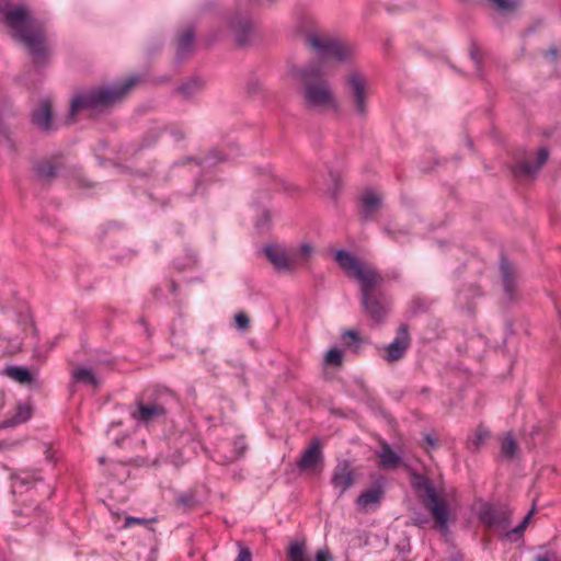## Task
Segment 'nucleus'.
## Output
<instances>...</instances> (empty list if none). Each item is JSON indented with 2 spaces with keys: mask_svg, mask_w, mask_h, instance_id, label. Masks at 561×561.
<instances>
[{
  "mask_svg": "<svg viewBox=\"0 0 561 561\" xmlns=\"http://www.w3.org/2000/svg\"><path fill=\"white\" fill-rule=\"evenodd\" d=\"M288 75L300 83L302 104L306 108L323 111L337 107L332 84L318 62L291 66Z\"/></svg>",
  "mask_w": 561,
  "mask_h": 561,
  "instance_id": "nucleus-1",
  "label": "nucleus"
},
{
  "mask_svg": "<svg viewBox=\"0 0 561 561\" xmlns=\"http://www.w3.org/2000/svg\"><path fill=\"white\" fill-rule=\"evenodd\" d=\"M135 82L136 78H129L118 84L78 91L71 100L69 115L73 117L78 112L85 110L103 113L121 102Z\"/></svg>",
  "mask_w": 561,
  "mask_h": 561,
  "instance_id": "nucleus-2",
  "label": "nucleus"
},
{
  "mask_svg": "<svg viewBox=\"0 0 561 561\" xmlns=\"http://www.w3.org/2000/svg\"><path fill=\"white\" fill-rule=\"evenodd\" d=\"M5 22L14 30L16 38L31 51L36 62L46 57V38L36 27L23 4L8 7L3 10Z\"/></svg>",
  "mask_w": 561,
  "mask_h": 561,
  "instance_id": "nucleus-3",
  "label": "nucleus"
},
{
  "mask_svg": "<svg viewBox=\"0 0 561 561\" xmlns=\"http://www.w3.org/2000/svg\"><path fill=\"white\" fill-rule=\"evenodd\" d=\"M304 42L321 60L334 59L341 64H348L355 58V47L352 43L328 33L308 31L304 35Z\"/></svg>",
  "mask_w": 561,
  "mask_h": 561,
  "instance_id": "nucleus-4",
  "label": "nucleus"
},
{
  "mask_svg": "<svg viewBox=\"0 0 561 561\" xmlns=\"http://www.w3.org/2000/svg\"><path fill=\"white\" fill-rule=\"evenodd\" d=\"M344 93L353 114L359 119L368 116L369 90L367 77L352 69L344 78Z\"/></svg>",
  "mask_w": 561,
  "mask_h": 561,
  "instance_id": "nucleus-5",
  "label": "nucleus"
},
{
  "mask_svg": "<svg viewBox=\"0 0 561 561\" xmlns=\"http://www.w3.org/2000/svg\"><path fill=\"white\" fill-rule=\"evenodd\" d=\"M411 484L416 491H424L427 497L425 507L432 514L438 528L443 533L447 531L449 524V507L448 504L438 496L432 480L421 473L413 472L411 477Z\"/></svg>",
  "mask_w": 561,
  "mask_h": 561,
  "instance_id": "nucleus-6",
  "label": "nucleus"
},
{
  "mask_svg": "<svg viewBox=\"0 0 561 561\" xmlns=\"http://www.w3.org/2000/svg\"><path fill=\"white\" fill-rule=\"evenodd\" d=\"M296 467L299 471L310 474H318L322 471L324 467V455L320 438L314 437L311 439L308 447L297 459Z\"/></svg>",
  "mask_w": 561,
  "mask_h": 561,
  "instance_id": "nucleus-7",
  "label": "nucleus"
},
{
  "mask_svg": "<svg viewBox=\"0 0 561 561\" xmlns=\"http://www.w3.org/2000/svg\"><path fill=\"white\" fill-rule=\"evenodd\" d=\"M228 28L239 46L249 45L255 34L256 24L249 13L234 12L228 19Z\"/></svg>",
  "mask_w": 561,
  "mask_h": 561,
  "instance_id": "nucleus-8",
  "label": "nucleus"
},
{
  "mask_svg": "<svg viewBox=\"0 0 561 561\" xmlns=\"http://www.w3.org/2000/svg\"><path fill=\"white\" fill-rule=\"evenodd\" d=\"M511 510L506 505L484 504L479 518L490 528L506 529L511 524Z\"/></svg>",
  "mask_w": 561,
  "mask_h": 561,
  "instance_id": "nucleus-9",
  "label": "nucleus"
},
{
  "mask_svg": "<svg viewBox=\"0 0 561 561\" xmlns=\"http://www.w3.org/2000/svg\"><path fill=\"white\" fill-rule=\"evenodd\" d=\"M64 167L61 156L42 158L33 163L34 176L43 185H50L56 179L58 171Z\"/></svg>",
  "mask_w": 561,
  "mask_h": 561,
  "instance_id": "nucleus-10",
  "label": "nucleus"
},
{
  "mask_svg": "<svg viewBox=\"0 0 561 561\" xmlns=\"http://www.w3.org/2000/svg\"><path fill=\"white\" fill-rule=\"evenodd\" d=\"M360 301L364 311L374 322H383L387 316L388 301L381 290L360 295Z\"/></svg>",
  "mask_w": 561,
  "mask_h": 561,
  "instance_id": "nucleus-11",
  "label": "nucleus"
},
{
  "mask_svg": "<svg viewBox=\"0 0 561 561\" xmlns=\"http://www.w3.org/2000/svg\"><path fill=\"white\" fill-rule=\"evenodd\" d=\"M411 344L409 325L401 323L397 329L394 340L387 345L385 359L388 363H394L401 359Z\"/></svg>",
  "mask_w": 561,
  "mask_h": 561,
  "instance_id": "nucleus-12",
  "label": "nucleus"
},
{
  "mask_svg": "<svg viewBox=\"0 0 561 561\" xmlns=\"http://www.w3.org/2000/svg\"><path fill=\"white\" fill-rule=\"evenodd\" d=\"M176 64H181L194 51L195 48V28L193 25H186L180 28L174 38Z\"/></svg>",
  "mask_w": 561,
  "mask_h": 561,
  "instance_id": "nucleus-13",
  "label": "nucleus"
},
{
  "mask_svg": "<svg viewBox=\"0 0 561 561\" xmlns=\"http://www.w3.org/2000/svg\"><path fill=\"white\" fill-rule=\"evenodd\" d=\"M354 469L352 468V463L347 459L337 460L336 466L334 467L331 484L334 489L339 490V495L344 494L346 490H348L355 482L354 479Z\"/></svg>",
  "mask_w": 561,
  "mask_h": 561,
  "instance_id": "nucleus-14",
  "label": "nucleus"
},
{
  "mask_svg": "<svg viewBox=\"0 0 561 561\" xmlns=\"http://www.w3.org/2000/svg\"><path fill=\"white\" fill-rule=\"evenodd\" d=\"M360 284V295L379 291V286L383 282V277L380 273L374 268L362 265L354 276Z\"/></svg>",
  "mask_w": 561,
  "mask_h": 561,
  "instance_id": "nucleus-15",
  "label": "nucleus"
},
{
  "mask_svg": "<svg viewBox=\"0 0 561 561\" xmlns=\"http://www.w3.org/2000/svg\"><path fill=\"white\" fill-rule=\"evenodd\" d=\"M32 123L43 133H50L56 129L53 123V106L49 99L41 102L39 106L32 112Z\"/></svg>",
  "mask_w": 561,
  "mask_h": 561,
  "instance_id": "nucleus-16",
  "label": "nucleus"
},
{
  "mask_svg": "<svg viewBox=\"0 0 561 561\" xmlns=\"http://www.w3.org/2000/svg\"><path fill=\"white\" fill-rule=\"evenodd\" d=\"M549 154V150L546 147H541L538 149L535 163L528 160L519 161L512 168V173L516 178L535 175L547 162Z\"/></svg>",
  "mask_w": 561,
  "mask_h": 561,
  "instance_id": "nucleus-17",
  "label": "nucleus"
},
{
  "mask_svg": "<svg viewBox=\"0 0 561 561\" xmlns=\"http://www.w3.org/2000/svg\"><path fill=\"white\" fill-rule=\"evenodd\" d=\"M164 414L165 409L163 405L159 403L145 404L141 401H138L137 409L131 412V417L138 423L148 424Z\"/></svg>",
  "mask_w": 561,
  "mask_h": 561,
  "instance_id": "nucleus-18",
  "label": "nucleus"
},
{
  "mask_svg": "<svg viewBox=\"0 0 561 561\" xmlns=\"http://www.w3.org/2000/svg\"><path fill=\"white\" fill-rule=\"evenodd\" d=\"M264 254L278 271H291L295 266L294 261L287 255L284 249L268 244L263 249Z\"/></svg>",
  "mask_w": 561,
  "mask_h": 561,
  "instance_id": "nucleus-19",
  "label": "nucleus"
},
{
  "mask_svg": "<svg viewBox=\"0 0 561 561\" xmlns=\"http://www.w3.org/2000/svg\"><path fill=\"white\" fill-rule=\"evenodd\" d=\"M500 270L502 274L505 296L508 300H513L516 295L517 286L516 268L507 261L506 257L503 256L501 259Z\"/></svg>",
  "mask_w": 561,
  "mask_h": 561,
  "instance_id": "nucleus-20",
  "label": "nucleus"
},
{
  "mask_svg": "<svg viewBox=\"0 0 561 561\" xmlns=\"http://www.w3.org/2000/svg\"><path fill=\"white\" fill-rule=\"evenodd\" d=\"M382 496V486L376 485L362 492L356 500V505L359 511L367 513L369 510L374 511L380 505Z\"/></svg>",
  "mask_w": 561,
  "mask_h": 561,
  "instance_id": "nucleus-21",
  "label": "nucleus"
},
{
  "mask_svg": "<svg viewBox=\"0 0 561 561\" xmlns=\"http://www.w3.org/2000/svg\"><path fill=\"white\" fill-rule=\"evenodd\" d=\"M381 207V198L373 191H366L360 197V219L364 221L371 220L375 213Z\"/></svg>",
  "mask_w": 561,
  "mask_h": 561,
  "instance_id": "nucleus-22",
  "label": "nucleus"
},
{
  "mask_svg": "<svg viewBox=\"0 0 561 561\" xmlns=\"http://www.w3.org/2000/svg\"><path fill=\"white\" fill-rule=\"evenodd\" d=\"M335 261L339 263L341 268H343L346 273L352 274L353 276H355L357 271L364 264L353 253L343 249L335 252Z\"/></svg>",
  "mask_w": 561,
  "mask_h": 561,
  "instance_id": "nucleus-23",
  "label": "nucleus"
},
{
  "mask_svg": "<svg viewBox=\"0 0 561 561\" xmlns=\"http://www.w3.org/2000/svg\"><path fill=\"white\" fill-rule=\"evenodd\" d=\"M380 467L383 469H394L399 467L401 457L391 449L388 443L381 444V450L379 454Z\"/></svg>",
  "mask_w": 561,
  "mask_h": 561,
  "instance_id": "nucleus-24",
  "label": "nucleus"
},
{
  "mask_svg": "<svg viewBox=\"0 0 561 561\" xmlns=\"http://www.w3.org/2000/svg\"><path fill=\"white\" fill-rule=\"evenodd\" d=\"M31 414H32L31 407L28 404L20 403V404H18L16 413L12 417L4 420L0 424V427L8 428V427H13L18 424L24 423L31 417Z\"/></svg>",
  "mask_w": 561,
  "mask_h": 561,
  "instance_id": "nucleus-25",
  "label": "nucleus"
},
{
  "mask_svg": "<svg viewBox=\"0 0 561 561\" xmlns=\"http://www.w3.org/2000/svg\"><path fill=\"white\" fill-rule=\"evenodd\" d=\"M2 375L22 383V385L30 383L33 380V376H32L31 371L27 368L21 367V366H7L2 370Z\"/></svg>",
  "mask_w": 561,
  "mask_h": 561,
  "instance_id": "nucleus-26",
  "label": "nucleus"
},
{
  "mask_svg": "<svg viewBox=\"0 0 561 561\" xmlns=\"http://www.w3.org/2000/svg\"><path fill=\"white\" fill-rule=\"evenodd\" d=\"M204 87L205 81L196 77L182 83L178 88V92L181 93L185 99H191L195 94L199 93L204 89Z\"/></svg>",
  "mask_w": 561,
  "mask_h": 561,
  "instance_id": "nucleus-27",
  "label": "nucleus"
},
{
  "mask_svg": "<svg viewBox=\"0 0 561 561\" xmlns=\"http://www.w3.org/2000/svg\"><path fill=\"white\" fill-rule=\"evenodd\" d=\"M287 558L289 561H311L306 552L305 541H294L287 549Z\"/></svg>",
  "mask_w": 561,
  "mask_h": 561,
  "instance_id": "nucleus-28",
  "label": "nucleus"
},
{
  "mask_svg": "<svg viewBox=\"0 0 561 561\" xmlns=\"http://www.w3.org/2000/svg\"><path fill=\"white\" fill-rule=\"evenodd\" d=\"M72 379L75 382L90 383L95 388L99 387L100 380L93 374L92 369L87 367H79L72 371Z\"/></svg>",
  "mask_w": 561,
  "mask_h": 561,
  "instance_id": "nucleus-29",
  "label": "nucleus"
},
{
  "mask_svg": "<svg viewBox=\"0 0 561 561\" xmlns=\"http://www.w3.org/2000/svg\"><path fill=\"white\" fill-rule=\"evenodd\" d=\"M0 146H5L11 153L18 152V147L13 138L11 137V130L9 125L0 116Z\"/></svg>",
  "mask_w": 561,
  "mask_h": 561,
  "instance_id": "nucleus-30",
  "label": "nucleus"
},
{
  "mask_svg": "<svg viewBox=\"0 0 561 561\" xmlns=\"http://www.w3.org/2000/svg\"><path fill=\"white\" fill-rule=\"evenodd\" d=\"M518 445L512 433H507L501 445V454L506 459H514L518 454Z\"/></svg>",
  "mask_w": 561,
  "mask_h": 561,
  "instance_id": "nucleus-31",
  "label": "nucleus"
},
{
  "mask_svg": "<svg viewBox=\"0 0 561 561\" xmlns=\"http://www.w3.org/2000/svg\"><path fill=\"white\" fill-rule=\"evenodd\" d=\"M490 437V431L485 427L479 426L473 437L468 440V448L472 453H477L481 445Z\"/></svg>",
  "mask_w": 561,
  "mask_h": 561,
  "instance_id": "nucleus-32",
  "label": "nucleus"
},
{
  "mask_svg": "<svg viewBox=\"0 0 561 561\" xmlns=\"http://www.w3.org/2000/svg\"><path fill=\"white\" fill-rule=\"evenodd\" d=\"M11 478H12V480H14V484H13L14 491L19 486L27 485L32 481L41 480V478H38V477L35 478L33 474H31L28 472L13 473V474H11Z\"/></svg>",
  "mask_w": 561,
  "mask_h": 561,
  "instance_id": "nucleus-33",
  "label": "nucleus"
},
{
  "mask_svg": "<svg viewBox=\"0 0 561 561\" xmlns=\"http://www.w3.org/2000/svg\"><path fill=\"white\" fill-rule=\"evenodd\" d=\"M499 11L512 12L516 10L520 3L519 0H489Z\"/></svg>",
  "mask_w": 561,
  "mask_h": 561,
  "instance_id": "nucleus-34",
  "label": "nucleus"
},
{
  "mask_svg": "<svg viewBox=\"0 0 561 561\" xmlns=\"http://www.w3.org/2000/svg\"><path fill=\"white\" fill-rule=\"evenodd\" d=\"M225 160H226V157L218 149H211L209 151V153L202 161H198V164L214 165V164H217Z\"/></svg>",
  "mask_w": 561,
  "mask_h": 561,
  "instance_id": "nucleus-35",
  "label": "nucleus"
},
{
  "mask_svg": "<svg viewBox=\"0 0 561 561\" xmlns=\"http://www.w3.org/2000/svg\"><path fill=\"white\" fill-rule=\"evenodd\" d=\"M324 362L328 365L340 366L343 362L342 352L339 348H330L325 353Z\"/></svg>",
  "mask_w": 561,
  "mask_h": 561,
  "instance_id": "nucleus-36",
  "label": "nucleus"
},
{
  "mask_svg": "<svg viewBox=\"0 0 561 561\" xmlns=\"http://www.w3.org/2000/svg\"><path fill=\"white\" fill-rule=\"evenodd\" d=\"M272 215L270 210L264 209L256 218L255 228L260 231L267 230L271 226Z\"/></svg>",
  "mask_w": 561,
  "mask_h": 561,
  "instance_id": "nucleus-37",
  "label": "nucleus"
},
{
  "mask_svg": "<svg viewBox=\"0 0 561 561\" xmlns=\"http://www.w3.org/2000/svg\"><path fill=\"white\" fill-rule=\"evenodd\" d=\"M526 527L527 525H524V523L520 522V524L517 525L515 528H513L510 531H506L504 536L510 541H517L523 536V533L525 531Z\"/></svg>",
  "mask_w": 561,
  "mask_h": 561,
  "instance_id": "nucleus-38",
  "label": "nucleus"
},
{
  "mask_svg": "<svg viewBox=\"0 0 561 561\" xmlns=\"http://www.w3.org/2000/svg\"><path fill=\"white\" fill-rule=\"evenodd\" d=\"M234 320H236V324L239 329L241 330H247L250 325V318L249 316L241 311V312H238L234 317Z\"/></svg>",
  "mask_w": 561,
  "mask_h": 561,
  "instance_id": "nucleus-39",
  "label": "nucleus"
},
{
  "mask_svg": "<svg viewBox=\"0 0 561 561\" xmlns=\"http://www.w3.org/2000/svg\"><path fill=\"white\" fill-rule=\"evenodd\" d=\"M20 323L23 327V331H30L34 336L37 334V329L34 325L32 318L24 316L21 318Z\"/></svg>",
  "mask_w": 561,
  "mask_h": 561,
  "instance_id": "nucleus-40",
  "label": "nucleus"
},
{
  "mask_svg": "<svg viewBox=\"0 0 561 561\" xmlns=\"http://www.w3.org/2000/svg\"><path fill=\"white\" fill-rule=\"evenodd\" d=\"M162 47V41L159 38H151L146 45V53L153 55L159 51Z\"/></svg>",
  "mask_w": 561,
  "mask_h": 561,
  "instance_id": "nucleus-41",
  "label": "nucleus"
},
{
  "mask_svg": "<svg viewBox=\"0 0 561 561\" xmlns=\"http://www.w3.org/2000/svg\"><path fill=\"white\" fill-rule=\"evenodd\" d=\"M383 231L394 241H398L400 237H404L409 233V231L405 229H392L390 227H385Z\"/></svg>",
  "mask_w": 561,
  "mask_h": 561,
  "instance_id": "nucleus-42",
  "label": "nucleus"
},
{
  "mask_svg": "<svg viewBox=\"0 0 561 561\" xmlns=\"http://www.w3.org/2000/svg\"><path fill=\"white\" fill-rule=\"evenodd\" d=\"M312 252H313V247L310 243L305 242L300 245L297 256L300 257L302 261H307Z\"/></svg>",
  "mask_w": 561,
  "mask_h": 561,
  "instance_id": "nucleus-43",
  "label": "nucleus"
},
{
  "mask_svg": "<svg viewBox=\"0 0 561 561\" xmlns=\"http://www.w3.org/2000/svg\"><path fill=\"white\" fill-rule=\"evenodd\" d=\"M411 523L414 526L423 527L428 523V517L420 512H414L411 517Z\"/></svg>",
  "mask_w": 561,
  "mask_h": 561,
  "instance_id": "nucleus-44",
  "label": "nucleus"
},
{
  "mask_svg": "<svg viewBox=\"0 0 561 561\" xmlns=\"http://www.w3.org/2000/svg\"><path fill=\"white\" fill-rule=\"evenodd\" d=\"M469 54H470L471 59L474 61V64L477 66L478 76H481V72H480L481 58H480V53H479L478 47L476 45H472Z\"/></svg>",
  "mask_w": 561,
  "mask_h": 561,
  "instance_id": "nucleus-45",
  "label": "nucleus"
},
{
  "mask_svg": "<svg viewBox=\"0 0 561 561\" xmlns=\"http://www.w3.org/2000/svg\"><path fill=\"white\" fill-rule=\"evenodd\" d=\"M147 519L139 518V517H133V516H126L124 527L128 528L133 525H145L147 524Z\"/></svg>",
  "mask_w": 561,
  "mask_h": 561,
  "instance_id": "nucleus-46",
  "label": "nucleus"
},
{
  "mask_svg": "<svg viewBox=\"0 0 561 561\" xmlns=\"http://www.w3.org/2000/svg\"><path fill=\"white\" fill-rule=\"evenodd\" d=\"M331 180L333 182V187L330 188V194L333 198H335L337 195V192L341 187V180L337 174H333V173H331Z\"/></svg>",
  "mask_w": 561,
  "mask_h": 561,
  "instance_id": "nucleus-47",
  "label": "nucleus"
},
{
  "mask_svg": "<svg viewBox=\"0 0 561 561\" xmlns=\"http://www.w3.org/2000/svg\"><path fill=\"white\" fill-rule=\"evenodd\" d=\"M238 546L240 547V552L236 561H252L250 550L248 548L241 547L240 542Z\"/></svg>",
  "mask_w": 561,
  "mask_h": 561,
  "instance_id": "nucleus-48",
  "label": "nucleus"
},
{
  "mask_svg": "<svg viewBox=\"0 0 561 561\" xmlns=\"http://www.w3.org/2000/svg\"><path fill=\"white\" fill-rule=\"evenodd\" d=\"M316 561H333V558L328 549H320L316 553Z\"/></svg>",
  "mask_w": 561,
  "mask_h": 561,
  "instance_id": "nucleus-49",
  "label": "nucleus"
},
{
  "mask_svg": "<svg viewBox=\"0 0 561 561\" xmlns=\"http://www.w3.org/2000/svg\"><path fill=\"white\" fill-rule=\"evenodd\" d=\"M245 449H247V445H245V443H244V439H243V438H241V437H240V438H237V439L234 440V450H236V453H237V456H238V457L243 456V454H244Z\"/></svg>",
  "mask_w": 561,
  "mask_h": 561,
  "instance_id": "nucleus-50",
  "label": "nucleus"
},
{
  "mask_svg": "<svg viewBox=\"0 0 561 561\" xmlns=\"http://www.w3.org/2000/svg\"><path fill=\"white\" fill-rule=\"evenodd\" d=\"M178 502L183 506H192L194 503V496L191 493L179 496Z\"/></svg>",
  "mask_w": 561,
  "mask_h": 561,
  "instance_id": "nucleus-51",
  "label": "nucleus"
},
{
  "mask_svg": "<svg viewBox=\"0 0 561 561\" xmlns=\"http://www.w3.org/2000/svg\"><path fill=\"white\" fill-rule=\"evenodd\" d=\"M21 346L22 342L18 337L12 339L9 343L10 353H16L21 351Z\"/></svg>",
  "mask_w": 561,
  "mask_h": 561,
  "instance_id": "nucleus-52",
  "label": "nucleus"
},
{
  "mask_svg": "<svg viewBox=\"0 0 561 561\" xmlns=\"http://www.w3.org/2000/svg\"><path fill=\"white\" fill-rule=\"evenodd\" d=\"M160 134H161V130L157 129V130L152 131L150 135H148L145 138V141L147 142V145H152L158 140Z\"/></svg>",
  "mask_w": 561,
  "mask_h": 561,
  "instance_id": "nucleus-53",
  "label": "nucleus"
},
{
  "mask_svg": "<svg viewBox=\"0 0 561 561\" xmlns=\"http://www.w3.org/2000/svg\"><path fill=\"white\" fill-rule=\"evenodd\" d=\"M260 82L254 80L248 83L247 90L249 94H255L260 90Z\"/></svg>",
  "mask_w": 561,
  "mask_h": 561,
  "instance_id": "nucleus-54",
  "label": "nucleus"
},
{
  "mask_svg": "<svg viewBox=\"0 0 561 561\" xmlns=\"http://www.w3.org/2000/svg\"><path fill=\"white\" fill-rule=\"evenodd\" d=\"M171 135L173 136L175 141H180L185 137L184 133L181 129H172Z\"/></svg>",
  "mask_w": 561,
  "mask_h": 561,
  "instance_id": "nucleus-55",
  "label": "nucleus"
},
{
  "mask_svg": "<svg viewBox=\"0 0 561 561\" xmlns=\"http://www.w3.org/2000/svg\"><path fill=\"white\" fill-rule=\"evenodd\" d=\"M424 440L432 447H437V439L432 434H425Z\"/></svg>",
  "mask_w": 561,
  "mask_h": 561,
  "instance_id": "nucleus-56",
  "label": "nucleus"
},
{
  "mask_svg": "<svg viewBox=\"0 0 561 561\" xmlns=\"http://www.w3.org/2000/svg\"><path fill=\"white\" fill-rule=\"evenodd\" d=\"M344 335L345 336H350L353 340L354 343H358L359 342V336H358L357 332L354 331V330L345 331Z\"/></svg>",
  "mask_w": 561,
  "mask_h": 561,
  "instance_id": "nucleus-57",
  "label": "nucleus"
},
{
  "mask_svg": "<svg viewBox=\"0 0 561 561\" xmlns=\"http://www.w3.org/2000/svg\"><path fill=\"white\" fill-rule=\"evenodd\" d=\"M535 513V505L533 506V508L526 514V516L524 517V519L522 520L524 523V525H528L533 514Z\"/></svg>",
  "mask_w": 561,
  "mask_h": 561,
  "instance_id": "nucleus-58",
  "label": "nucleus"
},
{
  "mask_svg": "<svg viewBox=\"0 0 561 561\" xmlns=\"http://www.w3.org/2000/svg\"><path fill=\"white\" fill-rule=\"evenodd\" d=\"M558 54V49L556 47H550L546 53H545V56L546 57H552L554 58Z\"/></svg>",
  "mask_w": 561,
  "mask_h": 561,
  "instance_id": "nucleus-59",
  "label": "nucleus"
},
{
  "mask_svg": "<svg viewBox=\"0 0 561 561\" xmlns=\"http://www.w3.org/2000/svg\"><path fill=\"white\" fill-rule=\"evenodd\" d=\"M275 0H250V2L254 5H259V4H263V3H267V4H273Z\"/></svg>",
  "mask_w": 561,
  "mask_h": 561,
  "instance_id": "nucleus-60",
  "label": "nucleus"
},
{
  "mask_svg": "<svg viewBox=\"0 0 561 561\" xmlns=\"http://www.w3.org/2000/svg\"><path fill=\"white\" fill-rule=\"evenodd\" d=\"M139 322L144 325V328H145V331H146L147 335H148V336H150V335H151V333H150L149 325H148V323L146 322V320L141 318V319L139 320Z\"/></svg>",
  "mask_w": 561,
  "mask_h": 561,
  "instance_id": "nucleus-61",
  "label": "nucleus"
},
{
  "mask_svg": "<svg viewBox=\"0 0 561 561\" xmlns=\"http://www.w3.org/2000/svg\"><path fill=\"white\" fill-rule=\"evenodd\" d=\"M170 289H171V291H172L173 294H175V293H176V290H178V284H176L175 282H173V280H172V282H171V284H170Z\"/></svg>",
  "mask_w": 561,
  "mask_h": 561,
  "instance_id": "nucleus-62",
  "label": "nucleus"
},
{
  "mask_svg": "<svg viewBox=\"0 0 561 561\" xmlns=\"http://www.w3.org/2000/svg\"><path fill=\"white\" fill-rule=\"evenodd\" d=\"M537 561H548V558L545 556H538Z\"/></svg>",
  "mask_w": 561,
  "mask_h": 561,
  "instance_id": "nucleus-63",
  "label": "nucleus"
},
{
  "mask_svg": "<svg viewBox=\"0 0 561 561\" xmlns=\"http://www.w3.org/2000/svg\"><path fill=\"white\" fill-rule=\"evenodd\" d=\"M421 169L423 172H428L432 168L422 165Z\"/></svg>",
  "mask_w": 561,
  "mask_h": 561,
  "instance_id": "nucleus-64",
  "label": "nucleus"
}]
</instances>
